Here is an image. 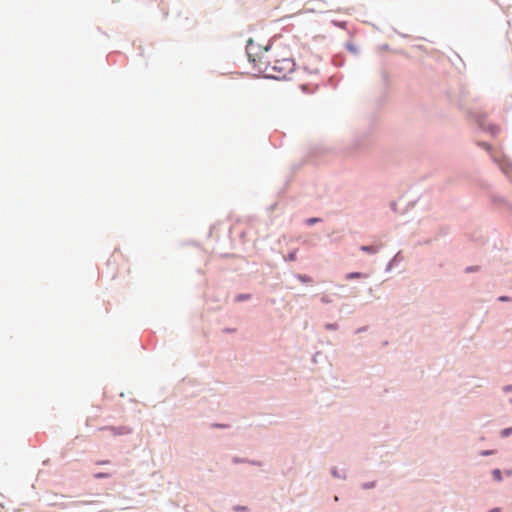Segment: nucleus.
Instances as JSON below:
<instances>
[{"instance_id": "4", "label": "nucleus", "mask_w": 512, "mask_h": 512, "mask_svg": "<svg viewBox=\"0 0 512 512\" xmlns=\"http://www.w3.org/2000/svg\"><path fill=\"white\" fill-rule=\"evenodd\" d=\"M493 477L495 480L497 481H501L502 480V475H501V471L499 469H495L493 472Z\"/></svg>"}, {"instance_id": "11", "label": "nucleus", "mask_w": 512, "mask_h": 512, "mask_svg": "<svg viewBox=\"0 0 512 512\" xmlns=\"http://www.w3.org/2000/svg\"><path fill=\"white\" fill-rule=\"evenodd\" d=\"M490 512H498V509H493Z\"/></svg>"}, {"instance_id": "6", "label": "nucleus", "mask_w": 512, "mask_h": 512, "mask_svg": "<svg viewBox=\"0 0 512 512\" xmlns=\"http://www.w3.org/2000/svg\"><path fill=\"white\" fill-rule=\"evenodd\" d=\"M512 433V428H506L504 430L501 431V436L502 437H507L509 436L510 434Z\"/></svg>"}, {"instance_id": "3", "label": "nucleus", "mask_w": 512, "mask_h": 512, "mask_svg": "<svg viewBox=\"0 0 512 512\" xmlns=\"http://www.w3.org/2000/svg\"><path fill=\"white\" fill-rule=\"evenodd\" d=\"M361 250L367 253H375L377 251L376 247L374 246H362Z\"/></svg>"}, {"instance_id": "2", "label": "nucleus", "mask_w": 512, "mask_h": 512, "mask_svg": "<svg viewBox=\"0 0 512 512\" xmlns=\"http://www.w3.org/2000/svg\"><path fill=\"white\" fill-rule=\"evenodd\" d=\"M363 275L359 272H352V273H348L346 275V279L347 280H350V279H355V278H361Z\"/></svg>"}, {"instance_id": "1", "label": "nucleus", "mask_w": 512, "mask_h": 512, "mask_svg": "<svg viewBox=\"0 0 512 512\" xmlns=\"http://www.w3.org/2000/svg\"><path fill=\"white\" fill-rule=\"evenodd\" d=\"M253 45L250 41L247 45V54L250 62L258 69L259 72L264 73L267 77L273 79H285L291 72L294 71L295 63L289 58L276 59L273 63L268 60V57L263 54L259 57H253Z\"/></svg>"}, {"instance_id": "10", "label": "nucleus", "mask_w": 512, "mask_h": 512, "mask_svg": "<svg viewBox=\"0 0 512 512\" xmlns=\"http://www.w3.org/2000/svg\"><path fill=\"white\" fill-rule=\"evenodd\" d=\"M322 301H323V302H328V298L323 297V298H322Z\"/></svg>"}, {"instance_id": "5", "label": "nucleus", "mask_w": 512, "mask_h": 512, "mask_svg": "<svg viewBox=\"0 0 512 512\" xmlns=\"http://www.w3.org/2000/svg\"><path fill=\"white\" fill-rule=\"evenodd\" d=\"M121 255H113L112 260H109L108 265L116 264L118 260H121Z\"/></svg>"}, {"instance_id": "7", "label": "nucleus", "mask_w": 512, "mask_h": 512, "mask_svg": "<svg viewBox=\"0 0 512 512\" xmlns=\"http://www.w3.org/2000/svg\"><path fill=\"white\" fill-rule=\"evenodd\" d=\"M110 476H111V474H109V473H96V474L94 475V477H95V478H97V479H100V478H108V477H110Z\"/></svg>"}, {"instance_id": "9", "label": "nucleus", "mask_w": 512, "mask_h": 512, "mask_svg": "<svg viewBox=\"0 0 512 512\" xmlns=\"http://www.w3.org/2000/svg\"><path fill=\"white\" fill-rule=\"evenodd\" d=\"M299 279L303 282L309 281L310 279L306 276H299Z\"/></svg>"}, {"instance_id": "8", "label": "nucleus", "mask_w": 512, "mask_h": 512, "mask_svg": "<svg viewBox=\"0 0 512 512\" xmlns=\"http://www.w3.org/2000/svg\"><path fill=\"white\" fill-rule=\"evenodd\" d=\"M318 221H319L318 218H309L306 220L307 224H309V225H312Z\"/></svg>"}]
</instances>
